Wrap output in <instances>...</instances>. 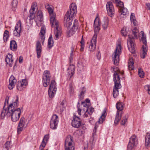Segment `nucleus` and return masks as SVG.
I'll return each instance as SVG.
<instances>
[{"instance_id":"4be33fe9","label":"nucleus","mask_w":150,"mask_h":150,"mask_svg":"<svg viewBox=\"0 0 150 150\" xmlns=\"http://www.w3.org/2000/svg\"><path fill=\"white\" fill-rule=\"evenodd\" d=\"M12 57L13 55L10 53H8L6 56L5 61L6 64H8L10 67L12 66L13 61Z\"/></svg>"},{"instance_id":"09e8293b","label":"nucleus","mask_w":150,"mask_h":150,"mask_svg":"<svg viewBox=\"0 0 150 150\" xmlns=\"http://www.w3.org/2000/svg\"><path fill=\"white\" fill-rule=\"evenodd\" d=\"M144 88L147 90L149 94L150 95V85L145 86Z\"/></svg>"},{"instance_id":"ea45409f","label":"nucleus","mask_w":150,"mask_h":150,"mask_svg":"<svg viewBox=\"0 0 150 150\" xmlns=\"http://www.w3.org/2000/svg\"><path fill=\"white\" fill-rule=\"evenodd\" d=\"M74 91V88L71 84L69 85V92L71 96H72L73 94Z\"/></svg>"},{"instance_id":"3c124183","label":"nucleus","mask_w":150,"mask_h":150,"mask_svg":"<svg viewBox=\"0 0 150 150\" xmlns=\"http://www.w3.org/2000/svg\"><path fill=\"white\" fill-rule=\"evenodd\" d=\"M121 32L122 34L124 36H125L127 35L126 32L123 29L121 30Z\"/></svg>"},{"instance_id":"7c9ffc66","label":"nucleus","mask_w":150,"mask_h":150,"mask_svg":"<svg viewBox=\"0 0 150 150\" xmlns=\"http://www.w3.org/2000/svg\"><path fill=\"white\" fill-rule=\"evenodd\" d=\"M134 64L133 59H129L128 63V67L129 70L133 69L134 67Z\"/></svg>"},{"instance_id":"6e6552de","label":"nucleus","mask_w":150,"mask_h":150,"mask_svg":"<svg viewBox=\"0 0 150 150\" xmlns=\"http://www.w3.org/2000/svg\"><path fill=\"white\" fill-rule=\"evenodd\" d=\"M122 49V47L120 44H119L117 46L114 52V56L112 57V60L115 65H117L119 64L120 60L119 56L121 52Z\"/></svg>"},{"instance_id":"8fccbe9b","label":"nucleus","mask_w":150,"mask_h":150,"mask_svg":"<svg viewBox=\"0 0 150 150\" xmlns=\"http://www.w3.org/2000/svg\"><path fill=\"white\" fill-rule=\"evenodd\" d=\"M46 143H42V144L40 146V150H42L44 148L45 146Z\"/></svg>"},{"instance_id":"a211bd4d","label":"nucleus","mask_w":150,"mask_h":150,"mask_svg":"<svg viewBox=\"0 0 150 150\" xmlns=\"http://www.w3.org/2000/svg\"><path fill=\"white\" fill-rule=\"evenodd\" d=\"M97 35L94 34L91 41V43L89 46V48L91 51H93L96 49V39Z\"/></svg>"},{"instance_id":"aec40b11","label":"nucleus","mask_w":150,"mask_h":150,"mask_svg":"<svg viewBox=\"0 0 150 150\" xmlns=\"http://www.w3.org/2000/svg\"><path fill=\"white\" fill-rule=\"evenodd\" d=\"M24 119V117H22L20 119L17 128V132L18 134L20 133L23 130L25 123Z\"/></svg>"},{"instance_id":"393cba45","label":"nucleus","mask_w":150,"mask_h":150,"mask_svg":"<svg viewBox=\"0 0 150 150\" xmlns=\"http://www.w3.org/2000/svg\"><path fill=\"white\" fill-rule=\"evenodd\" d=\"M17 45L16 42L14 40H11L10 42V49L13 51L16 50Z\"/></svg>"},{"instance_id":"0eeeda50","label":"nucleus","mask_w":150,"mask_h":150,"mask_svg":"<svg viewBox=\"0 0 150 150\" xmlns=\"http://www.w3.org/2000/svg\"><path fill=\"white\" fill-rule=\"evenodd\" d=\"M57 90L56 83L54 80H52L49 85L48 90L49 97L52 98L54 96Z\"/></svg>"},{"instance_id":"4d7b16f0","label":"nucleus","mask_w":150,"mask_h":150,"mask_svg":"<svg viewBox=\"0 0 150 150\" xmlns=\"http://www.w3.org/2000/svg\"><path fill=\"white\" fill-rule=\"evenodd\" d=\"M74 47L73 46H72L71 47V53H73V52L74 51Z\"/></svg>"},{"instance_id":"603ef678","label":"nucleus","mask_w":150,"mask_h":150,"mask_svg":"<svg viewBox=\"0 0 150 150\" xmlns=\"http://www.w3.org/2000/svg\"><path fill=\"white\" fill-rule=\"evenodd\" d=\"M83 36H82L81 41L80 42V43L81 44V45L83 46L84 45V41L83 39Z\"/></svg>"},{"instance_id":"0e129e2a","label":"nucleus","mask_w":150,"mask_h":150,"mask_svg":"<svg viewBox=\"0 0 150 150\" xmlns=\"http://www.w3.org/2000/svg\"><path fill=\"white\" fill-rule=\"evenodd\" d=\"M93 138H94V137L92 139H91L90 140V143L92 145H93V143L92 142L91 143V141H93Z\"/></svg>"},{"instance_id":"6ab92c4d","label":"nucleus","mask_w":150,"mask_h":150,"mask_svg":"<svg viewBox=\"0 0 150 150\" xmlns=\"http://www.w3.org/2000/svg\"><path fill=\"white\" fill-rule=\"evenodd\" d=\"M16 79L15 78L13 75H11L9 79V84L8 87V88L11 90L13 89L15 85V83L16 82Z\"/></svg>"},{"instance_id":"13d9d810","label":"nucleus","mask_w":150,"mask_h":150,"mask_svg":"<svg viewBox=\"0 0 150 150\" xmlns=\"http://www.w3.org/2000/svg\"><path fill=\"white\" fill-rule=\"evenodd\" d=\"M88 114H89L88 112H86H86L84 114L83 116L84 117H87L88 116Z\"/></svg>"},{"instance_id":"e433bc0d","label":"nucleus","mask_w":150,"mask_h":150,"mask_svg":"<svg viewBox=\"0 0 150 150\" xmlns=\"http://www.w3.org/2000/svg\"><path fill=\"white\" fill-rule=\"evenodd\" d=\"M94 109L92 107H90L89 108V107L86 109V112H88V113L89 115H91L94 112Z\"/></svg>"},{"instance_id":"6e6d98bb","label":"nucleus","mask_w":150,"mask_h":150,"mask_svg":"<svg viewBox=\"0 0 150 150\" xmlns=\"http://www.w3.org/2000/svg\"><path fill=\"white\" fill-rule=\"evenodd\" d=\"M81 109H80V108H78V114L79 115H81Z\"/></svg>"},{"instance_id":"de8ad7c7","label":"nucleus","mask_w":150,"mask_h":150,"mask_svg":"<svg viewBox=\"0 0 150 150\" xmlns=\"http://www.w3.org/2000/svg\"><path fill=\"white\" fill-rule=\"evenodd\" d=\"M21 83H22V84L23 86H26L28 84L27 80L26 79H22Z\"/></svg>"},{"instance_id":"bf43d9fd","label":"nucleus","mask_w":150,"mask_h":150,"mask_svg":"<svg viewBox=\"0 0 150 150\" xmlns=\"http://www.w3.org/2000/svg\"><path fill=\"white\" fill-rule=\"evenodd\" d=\"M45 6L46 8L47 9H48L49 8H50V6L48 4H46Z\"/></svg>"},{"instance_id":"f3484780","label":"nucleus","mask_w":150,"mask_h":150,"mask_svg":"<svg viewBox=\"0 0 150 150\" xmlns=\"http://www.w3.org/2000/svg\"><path fill=\"white\" fill-rule=\"evenodd\" d=\"M37 6V3L35 2H33L31 6V8L30 9L29 12L30 14L29 15L30 20H33L35 17V7Z\"/></svg>"},{"instance_id":"72a5a7b5","label":"nucleus","mask_w":150,"mask_h":150,"mask_svg":"<svg viewBox=\"0 0 150 150\" xmlns=\"http://www.w3.org/2000/svg\"><path fill=\"white\" fill-rule=\"evenodd\" d=\"M9 36V33L8 31L6 30L4 34L3 39L5 42L7 41Z\"/></svg>"},{"instance_id":"bb28decb","label":"nucleus","mask_w":150,"mask_h":150,"mask_svg":"<svg viewBox=\"0 0 150 150\" xmlns=\"http://www.w3.org/2000/svg\"><path fill=\"white\" fill-rule=\"evenodd\" d=\"M96 18L95 19L94 23V28L95 31L97 32H98L100 30V24L99 21H98L96 22Z\"/></svg>"},{"instance_id":"a878e982","label":"nucleus","mask_w":150,"mask_h":150,"mask_svg":"<svg viewBox=\"0 0 150 150\" xmlns=\"http://www.w3.org/2000/svg\"><path fill=\"white\" fill-rule=\"evenodd\" d=\"M45 28L44 26H42L40 32V37L42 41H44L45 39L44 35L45 33Z\"/></svg>"},{"instance_id":"f8f14e48","label":"nucleus","mask_w":150,"mask_h":150,"mask_svg":"<svg viewBox=\"0 0 150 150\" xmlns=\"http://www.w3.org/2000/svg\"><path fill=\"white\" fill-rule=\"evenodd\" d=\"M105 110L103 111L102 114L99 118L98 120L96 123L93 130V137H94L96 135V129L98 127V124H101L102 123L103 121L105 120V118L106 116V115L105 114Z\"/></svg>"},{"instance_id":"c85d7f7f","label":"nucleus","mask_w":150,"mask_h":150,"mask_svg":"<svg viewBox=\"0 0 150 150\" xmlns=\"http://www.w3.org/2000/svg\"><path fill=\"white\" fill-rule=\"evenodd\" d=\"M53 46V41L52 35H50L48 39L47 47L50 49Z\"/></svg>"},{"instance_id":"473e14b6","label":"nucleus","mask_w":150,"mask_h":150,"mask_svg":"<svg viewBox=\"0 0 150 150\" xmlns=\"http://www.w3.org/2000/svg\"><path fill=\"white\" fill-rule=\"evenodd\" d=\"M131 22L133 23L134 25L135 26L137 25V21H136L134 16V14L133 13H131L130 17Z\"/></svg>"},{"instance_id":"dca6fc26","label":"nucleus","mask_w":150,"mask_h":150,"mask_svg":"<svg viewBox=\"0 0 150 150\" xmlns=\"http://www.w3.org/2000/svg\"><path fill=\"white\" fill-rule=\"evenodd\" d=\"M75 117H73V120L72 121L71 125L74 127L78 128L81 125V120L79 117L74 115Z\"/></svg>"},{"instance_id":"052dcab7","label":"nucleus","mask_w":150,"mask_h":150,"mask_svg":"<svg viewBox=\"0 0 150 150\" xmlns=\"http://www.w3.org/2000/svg\"><path fill=\"white\" fill-rule=\"evenodd\" d=\"M146 5L147 6L149 9L150 10V3H148L146 4Z\"/></svg>"},{"instance_id":"37998d69","label":"nucleus","mask_w":150,"mask_h":150,"mask_svg":"<svg viewBox=\"0 0 150 150\" xmlns=\"http://www.w3.org/2000/svg\"><path fill=\"white\" fill-rule=\"evenodd\" d=\"M9 142H7L4 145L3 150H8V147L9 146Z\"/></svg>"},{"instance_id":"5701e85b","label":"nucleus","mask_w":150,"mask_h":150,"mask_svg":"<svg viewBox=\"0 0 150 150\" xmlns=\"http://www.w3.org/2000/svg\"><path fill=\"white\" fill-rule=\"evenodd\" d=\"M73 140L70 135H68L66 138L65 142V146H71L72 145V142Z\"/></svg>"},{"instance_id":"f03ea898","label":"nucleus","mask_w":150,"mask_h":150,"mask_svg":"<svg viewBox=\"0 0 150 150\" xmlns=\"http://www.w3.org/2000/svg\"><path fill=\"white\" fill-rule=\"evenodd\" d=\"M77 7L74 3H72L69 7V10L67 12L64 17V25L69 30V33L72 35L78 29V22L77 20H74L72 28L69 30L70 26L71 25L73 18L76 15Z\"/></svg>"},{"instance_id":"69168bd1","label":"nucleus","mask_w":150,"mask_h":150,"mask_svg":"<svg viewBox=\"0 0 150 150\" xmlns=\"http://www.w3.org/2000/svg\"><path fill=\"white\" fill-rule=\"evenodd\" d=\"M84 45L83 46L82 45H81V50H83V49L84 48Z\"/></svg>"},{"instance_id":"a18cd8bd","label":"nucleus","mask_w":150,"mask_h":150,"mask_svg":"<svg viewBox=\"0 0 150 150\" xmlns=\"http://www.w3.org/2000/svg\"><path fill=\"white\" fill-rule=\"evenodd\" d=\"M65 147V150H74V147L73 146H66Z\"/></svg>"},{"instance_id":"680f3d73","label":"nucleus","mask_w":150,"mask_h":150,"mask_svg":"<svg viewBox=\"0 0 150 150\" xmlns=\"http://www.w3.org/2000/svg\"><path fill=\"white\" fill-rule=\"evenodd\" d=\"M86 103H90V100L88 99H86Z\"/></svg>"},{"instance_id":"f257e3e1","label":"nucleus","mask_w":150,"mask_h":150,"mask_svg":"<svg viewBox=\"0 0 150 150\" xmlns=\"http://www.w3.org/2000/svg\"><path fill=\"white\" fill-rule=\"evenodd\" d=\"M15 100L9 105L7 108H6V102H7L8 104L9 99L8 97L7 96L6 97L3 110L1 113V119H3L6 116L7 117L11 116V120L13 122H16L19 120L21 111L19 108H17L18 105V96H17Z\"/></svg>"},{"instance_id":"338daca9","label":"nucleus","mask_w":150,"mask_h":150,"mask_svg":"<svg viewBox=\"0 0 150 150\" xmlns=\"http://www.w3.org/2000/svg\"><path fill=\"white\" fill-rule=\"evenodd\" d=\"M16 65V63H15V64L14 66V67H14H14H15V66Z\"/></svg>"},{"instance_id":"c9c22d12","label":"nucleus","mask_w":150,"mask_h":150,"mask_svg":"<svg viewBox=\"0 0 150 150\" xmlns=\"http://www.w3.org/2000/svg\"><path fill=\"white\" fill-rule=\"evenodd\" d=\"M116 108L118 110L122 111L124 108L123 104L121 103H118L116 104Z\"/></svg>"},{"instance_id":"9b49d317","label":"nucleus","mask_w":150,"mask_h":150,"mask_svg":"<svg viewBox=\"0 0 150 150\" xmlns=\"http://www.w3.org/2000/svg\"><path fill=\"white\" fill-rule=\"evenodd\" d=\"M73 58V53H71L70 56L69 57V64L70 66L67 69V73L69 75H70V78H71V76L74 75V69L75 68V66L74 65H71V63Z\"/></svg>"},{"instance_id":"b1692460","label":"nucleus","mask_w":150,"mask_h":150,"mask_svg":"<svg viewBox=\"0 0 150 150\" xmlns=\"http://www.w3.org/2000/svg\"><path fill=\"white\" fill-rule=\"evenodd\" d=\"M37 18L35 19V22L40 21L42 22L43 21V16L42 13L40 10L38 11L37 13Z\"/></svg>"},{"instance_id":"4c0bfd02","label":"nucleus","mask_w":150,"mask_h":150,"mask_svg":"<svg viewBox=\"0 0 150 150\" xmlns=\"http://www.w3.org/2000/svg\"><path fill=\"white\" fill-rule=\"evenodd\" d=\"M138 73L140 77L142 78H143L144 76V72L142 69H139Z\"/></svg>"},{"instance_id":"79ce46f5","label":"nucleus","mask_w":150,"mask_h":150,"mask_svg":"<svg viewBox=\"0 0 150 150\" xmlns=\"http://www.w3.org/2000/svg\"><path fill=\"white\" fill-rule=\"evenodd\" d=\"M64 103L63 102V100L61 103H60L59 107H60V112H62L64 109Z\"/></svg>"},{"instance_id":"e2e57ef3","label":"nucleus","mask_w":150,"mask_h":150,"mask_svg":"<svg viewBox=\"0 0 150 150\" xmlns=\"http://www.w3.org/2000/svg\"><path fill=\"white\" fill-rule=\"evenodd\" d=\"M100 52L98 51V54H96L97 56V57L98 58L100 56Z\"/></svg>"},{"instance_id":"7ed1b4c3","label":"nucleus","mask_w":150,"mask_h":150,"mask_svg":"<svg viewBox=\"0 0 150 150\" xmlns=\"http://www.w3.org/2000/svg\"><path fill=\"white\" fill-rule=\"evenodd\" d=\"M47 10L50 14L51 26L52 27L54 26V32L55 35L54 39L57 40L58 39L59 36L61 35L62 33L61 29L58 22L56 19L55 15L53 13V9L50 7Z\"/></svg>"},{"instance_id":"49530a36","label":"nucleus","mask_w":150,"mask_h":150,"mask_svg":"<svg viewBox=\"0 0 150 150\" xmlns=\"http://www.w3.org/2000/svg\"><path fill=\"white\" fill-rule=\"evenodd\" d=\"M122 8L121 11V14L123 15H125L127 12V9L126 8H124V7Z\"/></svg>"},{"instance_id":"2f4dec72","label":"nucleus","mask_w":150,"mask_h":150,"mask_svg":"<svg viewBox=\"0 0 150 150\" xmlns=\"http://www.w3.org/2000/svg\"><path fill=\"white\" fill-rule=\"evenodd\" d=\"M119 114V112L118 111L117 112L115 118L114 122L115 125H117L120 120L122 113H121L120 115Z\"/></svg>"},{"instance_id":"412c9836","label":"nucleus","mask_w":150,"mask_h":150,"mask_svg":"<svg viewBox=\"0 0 150 150\" xmlns=\"http://www.w3.org/2000/svg\"><path fill=\"white\" fill-rule=\"evenodd\" d=\"M36 49L37 57L38 58H39L41 57V53L42 51V46L40 42L39 41H37L36 42Z\"/></svg>"},{"instance_id":"a19ab883","label":"nucleus","mask_w":150,"mask_h":150,"mask_svg":"<svg viewBox=\"0 0 150 150\" xmlns=\"http://www.w3.org/2000/svg\"><path fill=\"white\" fill-rule=\"evenodd\" d=\"M85 89H84V90L81 91L80 93V94L79 95V98L80 100H82L83 99L84 97V94L85 93Z\"/></svg>"},{"instance_id":"423d86ee","label":"nucleus","mask_w":150,"mask_h":150,"mask_svg":"<svg viewBox=\"0 0 150 150\" xmlns=\"http://www.w3.org/2000/svg\"><path fill=\"white\" fill-rule=\"evenodd\" d=\"M138 144V139L137 136L134 134L132 135L129 139L127 145L128 150H134Z\"/></svg>"},{"instance_id":"c03bdc74","label":"nucleus","mask_w":150,"mask_h":150,"mask_svg":"<svg viewBox=\"0 0 150 150\" xmlns=\"http://www.w3.org/2000/svg\"><path fill=\"white\" fill-rule=\"evenodd\" d=\"M49 138V136L48 135H45L42 141V142L43 143H46V142L48 141Z\"/></svg>"},{"instance_id":"2eb2a0df","label":"nucleus","mask_w":150,"mask_h":150,"mask_svg":"<svg viewBox=\"0 0 150 150\" xmlns=\"http://www.w3.org/2000/svg\"><path fill=\"white\" fill-rule=\"evenodd\" d=\"M21 30V23L19 21L16 25L13 31V35L18 37L20 36V33Z\"/></svg>"},{"instance_id":"58836bf2","label":"nucleus","mask_w":150,"mask_h":150,"mask_svg":"<svg viewBox=\"0 0 150 150\" xmlns=\"http://www.w3.org/2000/svg\"><path fill=\"white\" fill-rule=\"evenodd\" d=\"M127 115H125V117L124 118H123V119L122 120V121L121 122V125H124L125 124V123L127 122Z\"/></svg>"},{"instance_id":"1a4fd4ad","label":"nucleus","mask_w":150,"mask_h":150,"mask_svg":"<svg viewBox=\"0 0 150 150\" xmlns=\"http://www.w3.org/2000/svg\"><path fill=\"white\" fill-rule=\"evenodd\" d=\"M141 33L142 34L141 40H142V42L144 44L142 46L143 48L142 52V53L140 54V56L142 58H144L145 55H146L147 50L146 49V45L147 43L146 36L144 35L143 31H141Z\"/></svg>"},{"instance_id":"f704fd0d","label":"nucleus","mask_w":150,"mask_h":150,"mask_svg":"<svg viewBox=\"0 0 150 150\" xmlns=\"http://www.w3.org/2000/svg\"><path fill=\"white\" fill-rule=\"evenodd\" d=\"M16 87L17 90L20 91H22L24 88L21 81H18L16 83Z\"/></svg>"},{"instance_id":"cd10ccee","label":"nucleus","mask_w":150,"mask_h":150,"mask_svg":"<svg viewBox=\"0 0 150 150\" xmlns=\"http://www.w3.org/2000/svg\"><path fill=\"white\" fill-rule=\"evenodd\" d=\"M18 1L17 0H13L11 4L12 10L15 11L16 8Z\"/></svg>"},{"instance_id":"ddd939ff","label":"nucleus","mask_w":150,"mask_h":150,"mask_svg":"<svg viewBox=\"0 0 150 150\" xmlns=\"http://www.w3.org/2000/svg\"><path fill=\"white\" fill-rule=\"evenodd\" d=\"M58 117L56 114L53 115L51 119L50 126L51 128L55 129L57 128L58 123Z\"/></svg>"},{"instance_id":"39448f33","label":"nucleus","mask_w":150,"mask_h":150,"mask_svg":"<svg viewBox=\"0 0 150 150\" xmlns=\"http://www.w3.org/2000/svg\"><path fill=\"white\" fill-rule=\"evenodd\" d=\"M113 77L115 85L113 88V95L115 98H116L119 95L118 89L121 88V85L120 83L119 76L116 72L114 74Z\"/></svg>"},{"instance_id":"4468645a","label":"nucleus","mask_w":150,"mask_h":150,"mask_svg":"<svg viewBox=\"0 0 150 150\" xmlns=\"http://www.w3.org/2000/svg\"><path fill=\"white\" fill-rule=\"evenodd\" d=\"M106 8L108 15L112 17L115 13L113 4L110 1L108 2L106 4Z\"/></svg>"},{"instance_id":"864d4df0","label":"nucleus","mask_w":150,"mask_h":150,"mask_svg":"<svg viewBox=\"0 0 150 150\" xmlns=\"http://www.w3.org/2000/svg\"><path fill=\"white\" fill-rule=\"evenodd\" d=\"M82 104L83 105V106L86 108V109L88 108L89 106L85 102H82Z\"/></svg>"},{"instance_id":"5fc2aeb1","label":"nucleus","mask_w":150,"mask_h":150,"mask_svg":"<svg viewBox=\"0 0 150 150\" xmlns=\"http://www.w3.org/2000/svg\"><path fill=\"white\" fill-rule=\"evenodd\" d=\"M23 61V57H21L20 56L19 57V62L20 63H21Z\"/></svg>"},{"instance_id":"20e7f679","label":"nucleus","mask_w":150,"mask_h":150,"mask_svg":"<svg viewBox=\"0 0 150 150\" xmlns=\"http://www.w3.org/2000/svg\"><path fill=\"white\" fill-rule=\"evenodd\" d=\"M139 33L138 30L136 28H134L132 30V34L134 38L132 36L129 35L128 38L127 40V46L129 51L132 53H134L135 52V38H137V34Z\"/></svg>"},{"instance_id":"9d476101","label":"nucleus","mask_w":150,"mask_h":150,"mask_svg":"<svg viewBox=\"0 0 150 150\" xmlns=\"http://www.w3.org/2000/svg\"><path fill=\"white\" fill-rule=\"evenodd\" d=\"M51 77L50 72L49 71L46 70L44 71L43 76V85L44 86L47 87L49 84Z\"/></svg>"},{"instance_id":"c756f323","label":"nucleus","mask_w":150,"mask_h":150,"mask_svg":"<svg viewBox=\"0 0 150 150\" xmlns=\"http://www.w3.org/2000/svg\"><path fill=\"white\" fill-rule=\"evenodd\" d=\"M109 20L108 18H105L104 20L102 23V26L103 28L106 30L108 28V25Z\"/></svg>"}]
</instances>
